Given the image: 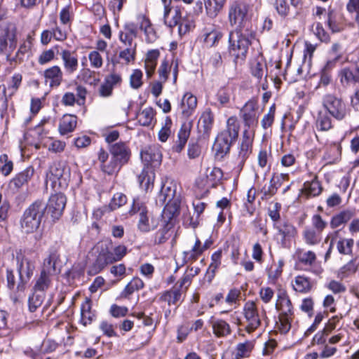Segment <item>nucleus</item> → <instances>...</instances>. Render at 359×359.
Listing matches in <instances>:
<instances>
[{"label":"nucleus","instance_id":"f257e3e1","mask_svg":"<svg viewBox=\"0 0 359 359\" xmlns=\"http://www.w3.org/2000/svg\"><path fill=\"white\" fill-rule=\"evenodd\" d=\"M240 123L236 116H230L226 121V129L216 137L213 149L217 156L223 157L229 152L230 148L238 137Z\"/></svg>","mask_w":359,"mask_h":359},{"label":"nucleus","instance_id":"f03ea898","mask_svg":"<svg viewBox=\"0 0 359 359\" xmlns=\"http://www.w3.org/2000/svg\"><path fill=\"white\" fill-rule=\"evenodd\" d=\"M45 211V203L41 201L32 203L25 209L20 219L21 231L27 234L35 232L41 224Z\"/></svg>","mask_w":359,"mask_h":359},{"label":"nucleus","instance_id":"7ed1b4c3","mask_svg":"<svg viewBox=\"0 0 359 359\" xmlns=\"http://www.w3.org/2000/svg\"><path fill=\"white\" fill-rule=\"evenodd\" d=\"M275 307L279 313L278 328L281 332L286 333L290 330L294 318L293 304L286 290H281L278 292Z\"/></svg>","mask_w":359,"mask_h":359},{"label":"nucleus","instance_id":"20e7f679","mask_svg":"<svg viewBox=\"0 0 359 359\" xmlns=\"http://www.w3.org/2000/svg\"><path fill=\"white\" fill-rule=\"evenodd\" d=\"M249 6L243 1L236 0L230 3L228 8V20L229 25L235 30L248 31L249 24Z\"/></svg>","mask_w":359,"mask_h":359},{"label":"nucleus","instance_id":"39448f33","mask_svg":"<svg viewBox=\"0 0 359 359\" xmlns=\"http://www.w3.org/2000/svg\"><path fill=\"white\" fill-rule=\"evenodd\" d=\"M18 44V29L14 23L9 22L0 29V55L6 57L7 61H13L11 55Z\"/></svg>","mask_w":359,"mask_h":359},{"label":"nucleus","instance_id":"423d86ee","mask_svg":"<svg viewBox=\"0 0 359 359\" xmlns=\"http://www.w3.org/2000/svg\"><path fill=\"white\" fill-rule=\"evenodd\" d=\"M69 180V168L61 161H55L50 166L46 181L50 182L53 189H63L67 187Z\"/></svg>","mask_w":359,"mask_h":359},{"label":"nucleus","instance_id":"0eeeda50","mask_svg":"<svg viewBox=\"0 0 359 359\" xmlns=\"http://www.w3.org/2000/svg\"><path fill=\"white\" fill-rule=\"evenodd\" d=\"M229 53L234 57L235 62L243 61L250 44V40L243 31L234 30L230 32L229 36Z\"/></svg>","mask_w":359,"mask_h":359},{"label":"nucleus","instance_id":"6e6552de","mask_svg":"<svg viewBox=\"0 0 359 359\" xmlns=\"http://www.w3.org/2000/svg\"><path fill=\"white\" fill-rule=\"evenodd\" d=\"M243 315L246 323L245 330L250 334L261 325L262 318L266 317V311L263 309L260 313L256 302L249 300L243 305Z\"/></svg>","mask_w":359,"mask_h":359},{"label":"nucleus","instance_id":"1a4fd4ad","mask_svg":"<svg viewBox=\"0 0 359 359\" xmlns=\"http://www.w3.org/2000/svg\"><path fill=\"white\" fill-rule=\"evenodd\" d=\"M323 106L327 113L337 121L344 120L348 114V109L344 102L339 97L327 94L323 98Z\"/></svg>","mask_w":359,"mask_h":359},{"label":"nucleus","instance_id":"9d476101","mask_svg":"<svg viewBox=\"0 0 359 359\" xmlns=\"http://www.w3.org/2000/svg\"><path fill=\"white\" fill-rule=\"evenodd\" d=\"M239 116L241 118L244 130L255 132L259 121V106L255 100H249L240 109Z\"/></svg>","mask_w":359,"mask_h":359},{"label":"nucleus","instance_id":"9b49d317","mask_svg":"<svg viewBox=\"0 0 359 359\" xmlns=\"http://www.w3.org/2000/svg\"><path fill=\"white\" fill-rule=\"evenodd\" d=\"M98 254L95 262L89 266L88 274L94 276L102 271L107 265L114 263L111 250L107 243H99L97 246Z\"/></svg>","mask_w":359,"mask_h":359},{"label":"nucleus","instance_id":"f8f14e48","mask_svg":"<svg viewBox=\"0 0 359 359\" xmlns=\"http://www.w3.org/2000/svg\"><path fill=\"white\" fill-rule=\"evenodd\" d=\"M97 160L101 171L107 175L118 174L122 168L118 162L103 148H100L97 152Z\"/></svg>","mask_w":359,"mask_h":359},{"label":"nucleus","instance_id":"ddd939ff","mask_svg":"<svg viewBox=\"0 0 359 359\" xmlns=\"http://www.w3.org/2000/svg\"><path fill=\"white\" fill-rule=\"evenodd\" d=\"M66 203V196L61 193L53 194L50 197L45 206L53 220H57L62 216Z\"/></svg>","mask_w":359,"mask_h":359},{"label":"nucleus","instance_id":"4468645a","mask_svg":"<svg viewBox=\"0 0 359 359\" xmlns=\"http://www.w3.org/2000/svg\"><path fill=\"white\" fill-rule=\"evenodd\" d=\"M109 151L110 156H112L122 167L129 162L131 157V150L123 142L111 144L109 145Z\"/></svg>","mask_w":359,"mask_h":359},{"label":"nucleus","instance_id":"2eb2a0df","mask_svg":"<svg viewBox=\"0 0 359 359\" xmlns=\"http://www.w3.org/2000/svg\"><path fill=\"white\" fill-rule=\"evenodd\" d=\"M34 269V264L27 258H22L18 266V273L20 282L18 284V292H23L26 283L32 276Z\"/></svg>","mask_w":359,"mask_h":359},{"label":"nucleus","instance_id":"dca6fc26","mask_svg":"<svg viewBox=\"0 0 359 359\" xmlns=\"http://www.w3.org/2000/svg\"><path fill=\"white\" fill-rule=\"evenodd\" d=\"M137 36V28L135 23L128 22L123 26V30L119 32L118 38L120 41L126 47L137 48V43L134 40Z\"/></svg>","mask_w":359,"mask_h":359},{"label":"nucleus","instance_id":"f3484780","mask_svg":"<svg viewBox=\"0 0 359 359\" xmlns=\"http://www.w3.org/2000/svg\"><path fill=\"white\" fill-rule=\"evenodd\" d=\"M140 212V218L138 222V228L140 231L147 232L151 229L149 217L147 216V210L146 207L143 205L139 201L134 200L132 208L130 210L131 215Z\"/></svg>","mask_w":359,"mask_h":359},{"label":"nucleus","instance_id":"a211bd4d","mask_svg":"<svg viewBox=\"0 0 359 359\" xmlns=\"http://www.w3.org/2000/svg\"><path fill=\"white\" fill-rule=\"evenodd\" d=\"M43 77L50 88H57L63 81V72L59 66L54 65L44 70Z\"/></svg>","mask_w":359,"mask_h":359},{"label":"nucleus","instance_id":"6ab92c4d","mask_svg":"<svg viewBox=\"0 0 359 359\" xmlns=\"http://www.w3.org/2000/svg\"><path fill=\"white\" fill-rule=\"evenodd\" d=\"M34 174V168L28 166L25 170L17 174L9 182V188L14 191H18L22 187L27 184Z\"/></svg>","mask_w":359,"mask_h":359},{"label":"nucleus","instance_id":"aec40b11","mask_svg":"<svg viewBox=\"0 0 359 359\" xmlns=\"http://www.w3.org/2000/svg\"><path fill=\"white\" fill-rule=\"evenodd\" d=\"M255 133L253 130H243L242 142L240 146L238 156L242 161H245L252 153V144Z\"/></svg>","mask_w":359,"mask_h":359},{"label":"nucleus","instance_id":"412c9836","mask_svg":"<svg viewBox=\"0 0 359 359\" xmlns=\"http://www.w3.org/2000/svg\"><path fill=\"white\" fill-rule=\"evenodd\" d=\"M141 158L147 165L155 168L161 165L162 154L157 147H149L145 150L141 151Z\"/></svg>","mask_w":359,"mask_h":359},{"label":"nucleus","instance_id":"4be33fe9","mask_svg":"<svg viewBox=\"0 0 359 359\" xmlns=\"http://www.w3.org/2000/svg\"><path fill=\"white\" fill-rule=\"evenodd\" d=\"M140 24V29L144 32L145 40L147 43H154L158 38L157 34L152 26L150 20L143 14L137 16Z\"/></svg>","mask_w":359,"mask_h":359},{"label":"nucleus","instance_id":"5701e85b","mask_svg":"<svg viewBox=\"0 0 359 359\" xmlns=\"http://www.w3.org/2000/svg\"><path fill=\"white\" fill-rule=\"evenodd\" d=\"M162 212V222H173V219L179 215L180 201L178 198L167 200Z\"/></svg>","mask_w":359,"mask_h":359},{"label":"nucleus","instance_id":"b1692460","mask_svg":"<svg viewBox=\"0 0 359 359\" xmlns=\"http://www.w3.org/2000/svg\"><path fill=\"white\" fill-rule=\"evenodd\" d=\"M323 191V187L318 180V175H312L311 180L306 181L302 189V194L305 195L307 198L316 197L319 196Z\"/></svg>","mask_w":359,"mask_h":359},{"label":"nucleus","instance_id":"393cba45","mask_svg":"<svg viewBox=\"0 0 359 359\" xmlns=\"http://www.w3.org/2000/svg\"><path fill=\"white\" fill-rule=\"evenodd\" d=\"M212 332L218 338L226 337L231 334L230 325L223 319L212 317L210 320Z\"/></svg>","mask_w":359,"mask_h":359},{"label":"nucleus","instance_id":"a878e982","mask_svg":"<svg viewBox=\"0 0 359 359\" xmlns=\"http://www.w3.org/2000/svg\"><path fill=\"white\" fill-rule=\"evenodd\" d=\"M60 55L66 72L72 74L76 72L79 66L78 57L76 53L65 49L62 50Z\"/></svg>","mask_w":359,"mask_h":359},{"label":"nucleus","instance_id":"bb28decb","mask_svg":"<svg viewBox=\"0 0 359 359\" xmlns=\"http://www.w3.org/2000/svg\"><path fill=\"white\" fill-rule=\"evenodd\" d=\"M197 107V98L191 93H186L181 102L182 114L187 118L190 117L194 112Z\"/></svg>","mask_w":359,"mask_h":359},{"label":"nucleus","instance_id":"cd10ccee","mask_svg":"<svg viewBox=\"0 0 359 359\" xmlns=\"http://www.w3.org/2000/svg\"><path fill=\"white\" fill-rule=\"evenodd\" d=\"M292 288L294 291L299 293L310 292L314 285V283L309 277L304 275H299L294 277L292 282Z\"/></svg>","mask_w":359,"mask_h":359},{"label":"nucleus","instance_id":"c85d7f7f","mask_svg":"<svg viewBox=\"0 0 359 359\" xmlns=\"http://www.w3.org/2000/svg\"><path fill=\"white\" fill-rule=\"evenodd\" d=\"M160 228L154 236V243L161 245L165 243L172 234L173 222H162Z\"/></svg>","mask_w":359,"mask_h":359},{"label":"nucleus","instance_id":"c756f323","mask_svg":"<svg viewBox=\"0 0 359 359\" xmlns=\"http://www.w3.org/2000/svg\"><path fill=\"white\" fill-rule=\"evenodd\" d=\"M355 215V211L351 209L344 210L332 216L330 220V227L337 229L341 225L346 224Z\"/></svg>","mask_w":359,"mask_h":359},{"label":"nucleus","instance_id":"7c9ffc66","mask_svg":"<svg viewBox=\"0 0 359 359\" xmlns=\"http://www.w3.org/2000/svg\"><path fill=\"white\" fill-rule=\"evenodd\" d=\"M191 127V122L187 123H184L182 124L178 133V140L172 147V149L175 152L180 153L184 149L190 135Z\"/></svg>","mask_w":359,"mask_h":359},{"label":"nucleus","instance_id":"2f4dec72","mask_svg":"<svg viewBox=\"0 0 359 359\" xmlns=\"http://www.w3.org/2000/svg\"><path fill=\"white\" fill-rule=\"evenodd\" d=\"M184 294L180 288L174 286L170 290L162 292L160 296V300L167 302L169 306L175 305L182 300V296Z\"/></svg>","mask_w":359,"mask_h":359},{"label":"nucleus","instance_id":"473e14b6","mask_svg":"<svg viewBox=\"0 0 359 359\" xmlns=\"http://www.w3.org/2000/svg\"><path fill=\"white\" fill-rule=\"evenodd\" d=\"M144 286V282L138 277H134L133 279L126 285L124 289L121 292L118 298L130 299L131 294L135 292L139 291L142 289Z\"/></svg>","mask_w":359,"mask_h":359},{"label":"nucleus","instance_id":"72a5a7b5","mask_svg":"<svg viewBox=\"0 0 359 359\" xmlns=\"http://www.w3.org/2000/svg\"><path fill=\"white\" fill-rule=\"evenodd\" d=\"M95 316V311H92V301L86 297L81 306V322L86 326L93 322Z\"/></svg>","mask_w":359,"mask_h":359},{"label":"nucleus","instance_id":"f704fd0d","mask_svg":"<svg viewBox=\"0 0 359 359\" xmlns=\"http://www.w3.org/2000/svg\"><path fill=\"white\" fill-rule=\"evenodd\" d=\"M315 126L318 131L327 132L333 128L332 118L328 113L320 111L315 120Z\"/></svg>","mask_w":359,"mask_h":359},{"label":"nucleus","instance_id":"c9c22d12","mask_svg":"<svg viewBox=\"0 0 359 359\" xmlns=\"http://www.w3.org/2000/svg\"><path fill=\"white\" fill-rule=\"evenodd\" d=\"M214 122V115L210 109H206L201 114L198 123V128L204 135L208 136L212 130Z\"/></svg>","mask_w":359,"mask_h":359},{"label":"nucleus","instance_id":"e433bc0d","mask_svg":"<svg viewBox=\"0 0 359 359\" xmlns=\"http://www.w3.org/2000/svg\"><path fill=\"white\" fill-rule=\"evenodd\" d=\"M77 117L72 114H65L60 119L58 130L61 135L72 133L76 127Z\"/></svg>","mask_w":359,"mask_h":359},{"label":"nucleus","instance_id":"4c0bfd02","mask_svg":"<svg viewBox=\"0 0 359 359\" xmlns=\"http://www.w3.org/2000/svg\"><path fill=\"white\" fill-rule=\"evenodd\" d=\"M222 250H218L217 251L215 252L211 256V262L207 269L205 274L206 278H208V281L209 283H210L215 278L217 270L222 264Z\"/></svg>","mask_w":359,"mask_h":359},{"label":"nucleus","instance_id":"58836bf2","mask_svg":"<svg viewBox=\"0 0 359 359\" xmlns=\"http://www.w3.org/2000/svg\"><path fill=\"white\" fill-rule=\"evenodd\" d=\"M276 228L278 233L281 236V241L283 243L294 238L297 233L296 227L288 222H284L280 225L276 226Z\"/></svg>","mask_w":359,"mask_h":359},{"label":"nucleus","instance_id":"ea45409f","mask_svg":"<svg viewBox=\"0 0 359 359\" xmlns=\"http://www.w3.org/2000/svg\"><path fill=\"white\" fill-rule=\"evenodd\" d=\"M159 55L160 53L158 50H151L147 53L144 61V67L148 78L151 77L154 74Z\"/></svg>","mask_w":359,"mask_h":359},{"label":"nucleus","instance_id":"a19ab883","mask_svg":"<svg viewBox=\"0 0 359 359\" xmlns=\"http://www.w3.org/2000/svg\"><path fill=\"white\" fill-rule=\"evenodd\" d=\"M288 180L289 175L287 173L273 174L270 180V186L268 190L265 191L264 195L273 196L276 194L281 184Z\"/></svg>","mask_w":359,"mask_h":359},{"label":"nucleus","instance_id":"79ce46f5","mask_svg":"<svg viewBox=\"0 0 359 359\" xmlns=\"http://www.w3.org/2000/svg\"><path fill=\"white\" fill-rule=\"evenodd\" d=\"M53 276L54 275L41 271L34 286V290L44 293L50 287Z\"/></svg>","mask_w":359,"mask_h":359},{"label":"nucleus","instance_id":"37998d69","mask_svg":"<svg viewBox=\"0 0 359 359\" xmlns=\"http://www.w3.org/2000/svg\"><path fill=\"white\" fill-rule=\"evenodd\" d=\"M206 13L210 18H215L223 9L226 0H203Z\"/></svg>","mask_w":359,"mask_h":359},{"label":"nucleus","instance_id":"c03bdc74","mask_svg":"<svg viewBox=\"0 0 359 359\" xmlns=\"http://www.w3.org/2000/svg\"><path fill=\"white\" fill-rule=\"evenodd\" d=\"M296 256L298 262L306 266H311L316 261V255L313 251L297 249Z\"/></svg>","mask_w":359,"mask_h":359},{"label":"nucleus","instance_id":"a18cd8bd","mask_svg":"<svg viewBox=\"0 0 359 359\" xmlns=\"http://www.w3.org/2000/svg\"><path fill=\"white\" fill-rule=\"evenodd\" d=\"M302 236L304 241L309 245H316L320 243L321 233L311 227H306L303 231Z\"/></svg>","mask_w":359,"mask_h":359},{"label":"nucleus","instance_id":"49530a36","mask_svg":"<svg viewBox=\"0 0 359 359\" xmlns=\"http://www.w3.org/2000/svg\"><path fill=\"white\" fill-rule=\"evenodd\" d=\"M176 189L177 187L175 182L171 179L166 178L161 189V194L164 195L165 201L175 199Z\"/></svg>","mask_w":359,"mask_h":359},{"label":"nucleus","instance_id":"de8ad7c7","mask_svg":"<svg viewBox=\"0 0 359 359\" xmlns=\"http://www.w3.org/2000/svg\"><path fill=\"white\" fill-rule=\"evenodd\" d=\"M254 348V344L250 341L237 344L235 348V359H242L250 355Z\"/></svg>","mask_w":359,"mask_h":359},{"label":"nucleus","instance_id":"09e8293b","mask_svg":"<svg viewBox=\"0 0 359 359\" xmlns=\"http://www.w3.org/2000/svg\"><path fill=\"white\" fill-rule=\"evenodd\" d=\"M358 268V265L356 264V260L351 259L340 268L338 272V276L341 279L351 276L357 271Z\"/></svg>","mask_w":359,"mask_h":359},{"label":"nucleus","instance_id":"8fccbe9b","mask_svg":"<svg viewBox=\"0 0 359 359\" xmlns=\"http://www.w3.org/2000/svg\"><path fill=\"white\" fill-rule=\"evenodd\" d=\"M57 259L58 255L55 252L50 253L48 257L44 259L41 271H44L46 273L55 275L56 271L55 263Z\"/></svg>","mask_w":359,"mask_h":359},{"label":"nucleus","instance_id":"3c124183","mask_svg":"<svg viewBox=\"0 0 359 359\" xmlns=\"http://www.w3.org/2000/svg\"><path fill=\"white\" fill-rule=\"evenodd\" d=\"M353 245V239L342 238L337 242V249L341 255H350L352 254Z\"/></svg>","mask_w":359,"mask_h":359},{"label":"nucleus","instance_id":"603ef678","mask_svg":"<svg viewBox=\"0 0 359 359\" xmlns=\"http://www.w3.org/2000/svg\"><path fill=\"white\" fill-rule=\"evenodd\" d=\"M154 114L151 107H147L137 114L138 122L143 126H149L154 120Z\"/></svg>","mask_w":359,"mask_h":359},{"label":"nucleus","instance_id":"864d4df0","mask_svg":"<svg viewBox=\"0 0 359 359\" xmlns=\"http://www.w3.org/2000/svg\"><path fill=\"white\" fill-rule=\"evenodd\" d=\"M223 34L218 29H212L207 32L204 35V42L208 47H212L217 44L222 39Z\"/></svg>","mask_w":359,"mask_h":359},{"label":"nucleus","instance_id":"5fc2aeb1","mask_svg":"<svg viewBox=\"0 0 359 359\" xmlns=\"http://www.w3.org/2000/svg\"><path fill=\"white\" fill-rule=\"evenodd\" d=\"M45 298V293L35 292L34 290L33 294L29 297L28 305L29 310L31 312H34L37 308L41 306Z\"/></svg>","mask_w":359,"mask_h":359},{"label":"nucleus","instance_id":"6e6d98bb","mask_svg":"<svg viewBox=\"0 0 359 359\" xmlns=\"http://www.w3.org/2000/svg\"><path fill=\"white\" fill-rule=\"evenodd\" d=\"M95 74V71L89 68H84L81 70L78 79L90 85L95 84L99 81V79L96 78Z\"/></svg>","mask_w":359,"mask_h":359},{"label":"nucleus","instance_id":"4d7b16f0","mask_svg":"<svg viewBox=\"0 0 359 359\" xmlns=\"http://www.w3.org/2000/svg\"><path fill=\"white\" fill-rule=\"evenodd\" d=\"M203 253L202 249V243L198 238H196L194 245L189 251L185 252L184 254L191 262L196 261Z\"/></svg>","mask_w":359,"mask_h":359},{"label":"nucleus","instance_id":"13d9d810","mask_svg":"<svg viewBox=\"0 0 359 359\" xmlns=\"http://www.w3.org/2000/svg\"><path fill=\"white\" fill-rule=\"evenodd\" d=\"M177 25L180 35L187 34L195 27L194 21L191 15L184 17Z\"/></svg>","mask_w":359,"mask_h":359},{"label":"nucleus","instance_id":"bf43d9fd","mask_svg":"<svg viewBox=\"0 0 359 359\" xmlns=\"http://www.w3.org/2000/svg\"><path fill=\"white\" fill-rule=\"evenodd\" d=\"M338 76L340 80V83L344 86H348L353 84V76L351 71V67H346L342 68L338 74Z\"/></svg>","mask_w":359,"mask_h":359},{"label":"nucleus","instance_id":"052dcab7","mask_svg":"<svg viewBox=\"0 0 359 359\" xmlns=\"http://www.w3.org/2000/svg\"><path fill=\"white\" fill-rule=\"evenodd\" d=\"M135 46L134 47H126L125 49L119 52L118 57L121 59L126 65L135 61L136 55Z\"/></svg>","mask_w":359,"mask_h":359},{"label":"nucleus","instance_id":"680f3d73","mask_svg":"<svg viewBox=\"0 0 359 359\" xmlns=\"http://www.w3.org/2000/svg\"><path fill=\"white\" fill-rule=\"evenodd\" d=\"M104 81L113 89L120 87L123 83L121 74L115 72H112L109 74L107 75L104 77Z\"/></svg>","mask_w":359,"mask_h":359},{"label":"nucleus","instance_id":"e2e57ef3","mask_svg":"<svg viewBox=\"0 0 359 359\" xmlns=\"http://www.w3.org/2000/svg\"><path fill=\"white\" fill-rule=\"evenodd\" d=\"M0 163L2 164L0 166V172L6 177L9 175L13 170V163L8 159L7 154H4L0 156Z\"/></svg>","mask_w":359,"mask_h":359},{"label":"nucleus","instance_id":"0e129e2a","mask_svg":"<svg viewBox=\"0 0 359 359\" xmlns=\"http://www.w3.org/2000/svg\"><path fill=\"white\" fill-rule=\"evenodd\" d=\"M275 112H276V106L273 104L269 109L267 114H266L262 119L261 120V126L262 127L266 130L269 128L271 127L275 118Z\"/></svg>","mask_w":359,"mask_h":359},{"label":"nucleus","instance_id":"69168bd1","mask_svg":"<svg viewBox=\"0 0 359 359\" xmlns=\"http://www.w3.org/2000/svg\"><path fill=\"white\" fill-rule=\"evenodd\" d=\"M55 58V52L53 48L43 50L38 57V63L41 65H45Z\"/></svg>","mask_w":359,"mask_h":359},{"label":"nucleus","instance_id":"338daca9","mask_svg":"<svg viewBox=\"0 0 359 359\" xmlns=\"http://www.w3.org/2000/svg\"><path fill=\"white\" fill-rule=\"evenodd\" d=\"M266 65L257 61L254 62L251 66L252 74L258 80H260L264 75H266Z\"/></svg>","mask_w":359,"mask_h":359},{"label":"nucleus","instance_id":"774afa93","mask_svg":"<svg viewBox=\"0 0 359 359\" xmlns=\"http://www.w3.org/2000/svg\"><path fill=\"white\" fill-rule=\"evenodd\" d=\"M223 177L222 170L217 167H214L208 175H207V180L210 183L212 187L217 184L218 182Z\"/></svg>","mask_w":359,"mask_h":359}]
</instances>
